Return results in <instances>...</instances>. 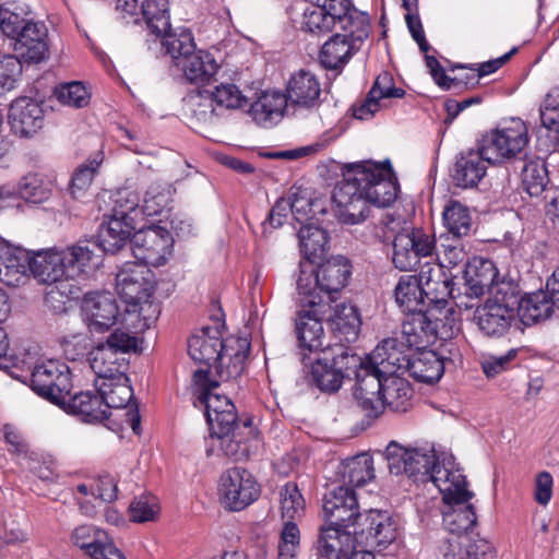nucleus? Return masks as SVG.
<instances>
[{"mask_svg":"<svg viewBox=\"0 0 559 559\" xmlns=\"http://www.w3.org/2000/svg\"><path fill=\"white\" fill-rule=\"evenodd\" d=\"M343 176L344 179L334 188L332 199L336 206L335 214L344 224L364 222L368 215V204L388 207L397 198L400 187L390 162L347 164L343 167Z\"/></svg>","mask_w":559,"mask_h":559,"instance_id":"1","label":"nucleus"},{"mask_svg":"<svg viewBox=\"0 0 559 559\" xmlns=\"http://www.w3.org/2000/svg\"><path fill=\"white\" fill-rule=\"evenodd\" d=\"M249 350L247 338L223 341L217 328H203L188 340L190 357L209 367L214 362L216 376L223 382L235 380L243 373Z\"/></svg>","mask_w":559,"mask_h":559,"instance_id":"2","label":"nucleus"},{"mask_svg":"<svg viewBox=\"0 0 559 559\" xmlns=\"http://www.w3.org/2000/svg\"><path fill=\"white\" fill-rule=\"evenodd\" d=\"M357 407L370 421L379 418L388 407L395 413H405L413 403L411 383L397 374H378L361 369L358 374V388L354 389Z\"/></svg>","mask_w":559,"mask_h":559,"instance_id":"3","label":"nucleus"},{"mask_svg":"<svg viewBox=\"0 0 559 559\" xmlns=\"http://www.w3.org/2000/svg\"><path fill=\"white\" fill-rule=\"evenodd\" d=\"M154 274L139 262H126L116 276V290L127 305L128 312H136L144 320L159 313L158 306L150 298L154 290Z\"/></svg>","mask_w":559,"mask_h":559,"instance_id":"4","label":"nucleus"},{"mask_svg":"<svg viewBox=\"0 0 559 559\" xmlns=\"http://www.w3.org/2000/svg\"><path fill=\"white\" fill-rule=\"evenodd\" d=\"M479 143L488 164L497 165L507 160H522L530 143L528 129L522 119L512 118L487 132Z\"/></svg>","mask_w":559,"mask_h":559,"instance_id":"5","label":"nucleus"},{"mask_svg":"<svg viewBox=\"0 0 559 559\" xmlns=\"http://www.w3.org/2000/svg\"><path fill=\"white\" fill-rule=\"evenodd\" d=\"M193 383L199 390L194 406H204L210 431L221 437L226 435L230 427L239 421L234 403L226 395L214 392L218 382L210 379L209 370H195Z\"/></svg>","mask_w":559,"mask_h":559,"instance_id":"6","label":"nucleus"},{"mask_svg":"<svg viewBox=\"0 0 559 559\" xmlns=\"http://www.w3.org/2000/svg\"><path fill=\"white\" fill-rule=\"evenodd\" d=\"M138 346V338L120 329L98 343L90 353L88 361L95 380H108L126 374L128 362L124 355Z\"/></svg>","mask_w":559,"mask_h":559,"instance_id":"7","label":"nucleus"},{"mask_svg":"<svg viewBox=\"0 0 559 559\" xmlns=\"http://www.w3.org/2000/svg\"><path fill=\"white\" fill-rule=\"evenodd\" d=\"M29 388L43 399L64 405L72 390L70 368L53 359L38 362L31 372Z\"/></svg>","mask_w":559,"mask_h":559,"instance_id":"8","label":"nucleus"},{"mask_svg":"<svg viewBox=\"0 0 559 559\" xmlns=\"http://www.w3.org/2000/svg\"><path fill=\"white\" fill-rule=\"evenodd\" d=\"M392 247L393 265L407 272L419 266L421 259L433 255L436 238L421 228H404L394 236Z\"/></svg>","mask_w":559,"mask_h":559,"instance_id":"9","label":"nucleus"},{"mask_svg":"<svg viewBox=\"0 0 559 559\" xmlns=\"http://www.w3.org/2000/svg\"><path fill=\"white\" fill-rule=\"evenodd\" d=\"M330 310H332L330 302L324 300L316 301L314 298H308L304 302V307L297 312L296 319L297 337L302 350L319 355L332 347L330 344H324L322 326V322L326 320Z\"/></svg>","mask_w":559,"mask_h":559,"instance_id":"10","label":"nucleus"},{"mask_svg":"<svg viewBox=\"0 0 559 559\" xmlns=\"http://www.w3.org/2000/svg\"><path fill=\"white\" fill-rule=\"evenodd\" d=\"M260 493V485L245 468L227 469L219 478V500L228 511L245 510L259 498Z\"/></svg>","mask_w":559,"mask_h":559,"instance_id":"11","label":"nucleus"},{"mask_svg":"<svg viewBox=\"0 0 559 559\" xmlns=\"http://www.w3.org/2000/svg\"><path fill=\"white\" fill-rule=\"evenodd\" d=\"M384 454L391 474H405L414 481L424 484L436 459L432 448L406 449L395 441L388 444Z\"/></svg>","mask_w":559,"mask_h":559,"instance_id":"12","label":"nucleus"},{"mask_svg":"<svg viewBox=\"0 0 559 559\" xmlns=\"http://www.w3.org/2000/svg\"><path fill=\"white\" fill-rule=\"evenodd\" d=\"M174 239L167 228L152 225L135 231L131 238V250L142 265L159 266L171 253Z\"/></svg>","mask_w":559,"mask_h":559,"instance_id":"13","label":"nucleus"},{"mask_svg":"<svg viewBox=\"0 0 559 559\" xmlns=\"http://www.w3.org/2000/svg\"><path fill=\"white\" fill-rule=\"evenodd\" d=\"M358 26L348 27L345 34H334L325 41L320 51V61L325 69L342 68L359 49L368 37V23L365 17L358 20Z\"/></svg>","mask_w":559,"mask_h":559,"instance_id":"14","label":"nucleus"},{"mask_svg":"<svg viewBox=\"0 0 559 559\" xmlns=\"http://www.w3.org/2000/svg\"><path fill=\"white\" fill-rule=\"evenodd\" d=\"M323 512L328 523L343 528L359 526L364 516L359 512L355 491L344 485H337L325 492Z\"/></svg>","mask_w":559,"mask_h":559,"instance_id":"15","label":"nucleus"},{"mask_svg":"<svg viewBox=\"0 0 559 559\" xmlns=\"http://www.w3.org/2000/svg\"><path fill=\"white\" fill-rule=\"evenodd\" d=\"M415 348L401 337L383 340L371 353V362L378 374H396L409 367Z\"/></svg>","mask_w":559,"mask_h":559,"instance_id":"16","label":"nucleus"},{"mask_svg":"<svg viewBox=\"0 0 559 559\" xmlns=\"http://www.w3.org/2000/svg\"><path fill=\"white\" fill-rule=\"evenodd\" d=\"M82 311L92 332H105L116 324L120 314L117 301L109 292L85 294Z\"/></svg>","mask_w":559,"mask_h":559,"instance_id":"17","label":"nucleus"},{"mask_svg":"<svg viewBox=\"0 0 559 559\" xmlns=\"http://www.w3.org/2000/svg\"><path fill=\"white\" fill-rule=\"evenodd\" d=\"M360 545L388 546L395 540L397 528L392 518L383 511L369 510L364 513L360 525L354 528Z\"/></svg>","mask_w":559,"mask_h":559,"instance_id":"18","label":"nucleus"},{"mask_svg":"<svg viewBox=\"0 0 559 559\" xmlns=\"http://www.w3.org/2000/svg\"><path fill=\"white\" fill-rule=\"evenodd\" d=\"M321 83L309 70H299L292 74L286 85V97L293 108L317 109L321 104Z\"/></svg>","mask_w":559,"mask_h":559,"instance_id":"19","label":"nucleus"},{"mask_svg":"<svg viewBox=\"0 0 559 559\" xmlns=\"http://www.w3.org/2000/svg\"><path fill=\"white\" fill-rule=\"evenodd\" d=\"M431 481L443 495V501L459 495L462 498H473L474 493L466 486V477L459 468H454L453 457L443 459L440 463L437 457L426 476V483Z\"/></svg>","mask_w":559,"mask_h":559,"instance_id":"20","label":"nucleus"},{"mask_svg":"<svg viewBox=\"0 0 559 559\" xmlns=\"http://www.w3.org/2000/svg\"><path fill=\"white\" fill-rule=\"evenodd\" d=\"M407 313L400 337L416 350L424 349L438 337L440 320L425 309Z\"/></svg>","mask_w":559,"mask_h":559,"instance_id":"21","label":"nucleus"},{"mask_svg":"<svg viewBox=\"0 0 559 559\" xmlns=\"http://www.w3.org/2000/svg\"><path fill=\"white\" fill-rule=\"evenodd\" d=\"M14 50L24 62L39 63L48 56V28L43 22L28 21L14 43Z\"/></svg>","mask_w":559,"mask_h":559,"instance_id":"22","label":"nucleus"},{"mask_svg":"<svg viewBox=\"0 0 559 559\" xmlns=\"http://www.w3.org/2000/svg\"><path fill=\"white\" fill-rule=\"evenodd\" d=\"M342 526L322 527L318 538V551L324 559H346L357 551L359 536Z\"/></svg>","mask_w":559,"mask_h":559,"instance_id":"23","label":"nucleus"},{"mask_svg":"<svg viewBox=\"0 0 559 559\" xmlns=\"http://www.w3.org/2000/svg\"><path fill=\"white\" fill-rule=\"evenodd\" d=\"M350 275L352 264L349 260L337 255L318 265L314 282L318 289L328 295L329 301H334L333 295L346 287Z\"/></svg>","mask_w":559,"mask_h":559,"instance_id":"24","label":"nucleus"},{"mask_svg":"<svg viewBox=\"0 0 559 559\" xmlns=\"http://www.w3.org/2000/svg\"><path fill=\"white\" fill-rule=\"evenodd\" d=\"M487 157L484 148L478 143L477 148L461 152L455 159L452 169V179L455 186L461 188L477 187L487 173Z\"/></svg>","mask_w":559,"mask_h":559,"instance_id":"25","label":"nucleus"},{"mask_svg":"<svg viewBox=\"0 0 559 559\" xmlns=\"http://www.w3.org/2000/svg\"><path fill=\"white\" fill-rule=\"evenodd\" d=\"M424 293V309L432 313L433 309H442L448 299L455 298L452 281L447 278L440 269L430 266L429 263L420 271Z\"/></svg>","mask_w":559,"mask_h":559,"instance_id":"26","label":"nucleus"},{"mask_svg":"<svg viewBox=\"0 0 559 559\" xmlns=\"http://www.w3.org/2000/svg\"><path fill=\"white\" fill-rule=\"evenodd\" d=\"M32 252L20 248L0 247V280L8 286H19L31 274Z\"/></svg>","mask_w":559,"mask_h":559,"instance_id":"27","label":"nucleus"},{"mask_svg":"<svg viewBox=\"0 0 559 559\" xmlns=\"http://www.w3.org/2000/svg\"><path fill=\"white\" fill-rule=\"evenodd\" d=\"M99 251L102 248L98 243L91 240H79L74 246L62 250L68 276L76 277L94 271L100 263Z\"/></svg>","mask_w":559,"mask_h":559,"instance_id":"28","label":"nucleus"},{"mask_svg":"<svg viewBox=\"0 0 559 559\" xmlns=\"http://www.w3.org/2000/svg\"><path fill=\"white\" fill-rule=\"evenodd\" d=\"M465 292L469 298H479L498 282V270L489 259L474 258L464 271Z\"/></svg>","mask_w":559,"mask_h":559,"instance_id":"29","label":"nucleus"},{"mask_svg":"<svg viewBox=\"0 0 559 559\" xmlns=\"http://www.w3.org/2000/svg\"><path fill=\"white\" fill-rule=\"evenodd\" d=\"M301 360L305 366L311 365V380L319 390L328 393L340 390L345 374L334 365L329 350H323V354L317 355L313 359L302 353Z\"/></svg>","mask_w":559,"mask_h":559,"instance_id":"30","label":"nucleus"},{"mask_svg":"<svg viewBox=\"0 0 559 559\" xmlns=\"http://www.w3.org/2000/svg\"><path fill=\"white\" fill-rule=\"evenodd\" d=\"M9 119L15 131L32 135L43 127L44 110L35 99L19 97L10 106Z\"/></svg>","mask_w":559,"mask_h":559,"instance_id":"31","label":"nucleus"},{"mask_svg":"<svg viewBox=\"0 0 559 559\" xmlns=\"http://www.w3.org/2000/svg\"><path fill=\"white\" fill-rule=\"evenodd\" d=\"M255 435L252 421L249 418L237 421L230 427L226 435H212L210 431V440L219 443L221 451L224 455L239 461L248 456L249 448L247 441Z\"/></svg>","mask_w":559,"mask_h":559,"instance_id":"32","label":"nucleus"},{"mask_svg":"<svg viewBox=\"0 0 559 559\" xmlns=\"http://www.w3.org/2000/svg\"><path fill=\"white\" fill-rule=\"evenodd\" d=\"M288 107L290 105L284 93L266 91L250 105L249 115L258 124L267 127L278 121Z\"/></svg>","mask_w":559,"mask_h":559,"instance_id":"33","label":"nucleus"},{"mask_svg":"<svg viewBox=\"0 0 559 559\" xmlns=\"http://www.w3.org/2000/svg\"><path fill=\"white\" fill-rule=\"evenodd\" d=\"M471 499L454 496L444 501L447 509L442 512V523L448 532L462 535L476 524L475 509L468 503Z\"/></svg>","mask_w":559,"mask_h":559,"instance_id":"34","label":"nucleus"},{"mask_svg":"<svg viewBox=\"0 0 559 559\" xmlns=\"http://www.w3.org/2000/svg\"><path fill=\"white\" fill-rule=\"evenodd\" d=\"M515 314L485 301L474 312L473 321L487 336L504 335L515 320Z\"/></svg>","mask_w":559,"mask_h":559,"instance_id":"35","label":"nucleus"},{"mask_svg":"<svg viewBox=\"0 0 559 559\" xmlns=\"http://www.w3.org/2000/svg\"><path fill=\"white\" fill-rule=\"evenodd\" d=\"M67 412L79 416L85 423H100L107 419L110 412L104 406L100 394H94L91 391L80 392L73 396H68L63 405Z\"/></svg>","mask_w":559,"mask_h":559,"instance_id":"36","label":"nucleus"},{"mask_svg":"<svg viewBox=\"0 0 559 559\" xmlns=\"http://www.w3.org/2000/svg\"><path fill=\"white\" fill-rule=\"evenodd\" d=\"M326 321L341 341L355 342L361 328V318L358 308L353 304L336 305L333 312H329Z\"/></svg>","mask_w":559,"mask_h":559,"instance_id":"37","label":"nucleus"},{"mask_svg":"<svg viewBox=\"0 0 559 559\" xmlns=\"http://www.w3.org/2000/svg\"><path fill=\"white\" fill-rule=\"evenodd\" d=\"M134 228V224H132L131 221L109 216L99 227L97 243L102 248V251L115 254L121 250L128 241L131 242V235Z\"/></svg>","mask_w":559,"mask_h":559,"instance_id":"38","label":"nucleus"},{"mask_svg":"<svg viewBox=\"0 0 559 559\" xmlns=\"http://www.w3.org/2000/svg\"><path fill=\"white\" fill-rule=\"evenodd\" d=\"M557 307L556 300L547 289L537 290L523 297L518 316L525 325L539 323L549 319Z\"/></svg>","mask_w":559,"mask_h":559,"instance_id":"39","label":"nucleus"},{"mask_svg":"<svg viewBox=\"0 0 559 559\" xmlns=\"http://www.w3.org/2000/svg\"><path fill=\"white\" fill-rule=\"evenodd\" d=\"M31 274L44 284L68 276L62 252L52 249L32 252Z\"/></svg>","mask_w":559,"mask_h":559,"instance_id":"40","label":"nucleus"},{"mask_svg":"<svg viewBox=\"0 0 559 559\" xmlns=\"http://www.w3.org/2000/svg\"><path fill=\"white\" fill-rule=\"evenodd\" d=\"M94 385L97 393L100 394L107 412H109V408L130 406L133 399V389L129 384L127 374H120L108 380H94Z\"/></svg>","mask_w":559,"mask_h":559,"instance_id":"41","label":"nucleus"},{"mask_svg":"<svg viewBox=\"0 0 559 559\" xmlns=\"http://www.w3.org/2000/svg\"><path fill=\"white\" fill-rule=\"evenodd\" d=\"M406 371L419 382L433 383L442 377L444 365L433 350L414 352Z\"/></svg>","mask_w":559,"mask_h":559,"instance_id":"42","label":"nucleus"},{"mask_svg":"<svg viewBox=\"0 0 559 559\" xmlns=\"http://www.w3.org/2000/svg\"><path fill=\"white\" fill-rule=\"evenodd\" d=\"M188 81L192 83L209 82L217 72L218 64L214 57L204 50L193 51L178 62Z\"/></svg>","mask_w":559,"mask_h":559,"instance_id":"43","label":"nucleus"},{"mask_svg":"<svg viewBox=\"0 0 559 559\" xmlns=\"http://www.w3.org/2000/svg\"><path fill=\"white\" fill-rule=\"evenodd\" d=\"M394 299L403 312L424 309L423 283L419 275H402L394 288Z\"/></svg>","mask_w":559,"mask_h":559,"instance_id":"44","label":"nucleus"},{"mask_svg":"<svg viewBox=\"0 0 559 559\" xmlns=\"http://www.w3.org/2000/svg\"><path fill=\"white\" fill-rule=\"evenodd\" d=\"M521 162L523 163L521 170V186L523 190L531 197H540L549 183L546 163L539 157L528 158L527 154H524V158Z\"/></svg>","mask_w":559,"mask_h":559,"instance_id":"45","label":"nucleus"},{"mask_svg":"<svg viewBox=\"0 0 559 559\" xmlns=\"http://www.w3.org/2000/svg\"><path fill=\"white\" fill-rule=\"evenodd\" d=\"M343 485L361 487L374 478L373 460L368 454H360L345 460L338 468Z\"/></svg>","mask_w":559,"mask_h":559,"instance_id":"46","label":"nucleus"},{"mask_svg":"<svg viewBox=\"0 0 559 559\" xmlns=\"http://www.w3.org/2000/svg\"><path fill=\"white\" fill-rule=\"evenodd\" d=\"M329 353L331 355L332 361L340 369L345 377L350 376V371H353L355 376V388H358V374L361 369H366L371 373H376L373 369V364L371 362V354L362 359L360 356L355 354L349 347H346L342 344H334L332 347H329Z\"/></svg>","mask_w":559,"mask_h":559,"instance_id":"47","label":"nucleus"},{"mask_svg":"<svg viewBox=\"0 0 559 559\" xmlns=\"http://www.w3.org/2000/svg\"><path fill=\"white\" fill-rule=\"evenodd\" d=\"M73 543L84 550L92 559H104L103 552L112 544L105 531L92 525L78 526L72 534Z\"/></svg>","mask_w":559,"mask_h":559,"instance_id":"48","label":"nucleus"},{"mask_svg":"<svg viewBox=\"0 0 559 559\" xmlns=\"http://www.w3.org/2000/svg\"><path fill=\"white\" fill-rule=\"evenodd\" d=\"M298 240L301 255L309 261L321 257L329 242L328 233L314 223H307L300 227Z\"/></svg>","mask_w":559,"mask_h":559,"instance_id":"49","label":"nucleus"},{"mask_svg":"<svg viewBox=\"0 0 559 559\" xmlns=\"http://www.w3.org/2000/svg\"><path fill=\"white\" fill-rule=\"evenodd\" d=\"M522 299L519 284L513 280L501 278L489 290L486 302L501 307L516 316Z\"/></svg>","mask_w":559,"mask_h":559,"instance_id":"50","label":"nucleus"},{"mask_svg":"<svg viewBox=\"0 0 559 559\" xmlns=\"http://www.w3.org/2000/svg\"><path fill=\"white\" fill-rule=\"evenodd\" d=\"M443 225L448 235L465 237L472 228V216L469 209L456 200H450L442 212Z\"/></svg>","mask_w":559,"mask_h":559,"instance_id":"51","label":"nucleus"},{"mask_svg":"<svg viewBox=\"0 0 559 559\" xmlns=\"http://www.w3.org/2000/svg\"><path fill=\"white\" fill-rule=\"evenodd\" d=\"M141 13L152 34L159 37L169 31L168 0H143Z\"/></svg>","mask_w":559,"mask_h":559,"instance_id":"52","label":"nucleus"},{"mask_svg":"<svg viewBox=\"0 0 559 559\" xmlns=\"http://www.w3.org/2000/svg\"><path fill=\"white\" fill-rule=\"evenodd\" d=\"M440 245L436 246L435 253L438 265L436 269L442 271L443 267H454L466 259V252L462 242V237H455L442 234L439 237Z\"/></svg>","mask_w":559,"mask_h":559,"instance_id":"53","label":"nucleus"},{"mask_svg":"<svg viewBox=\"0 0 559 559\" xmlns=\"http://www.w3.org/2000/svg\"><path fill=\"white\" fill-rule=\"evenodd\" d=\"M173 201V189L168 185L153 183L144 194L141 211L146 216H159L169 211Z\"/></svg>","mask_w":559,"mask_h":559,"instance_id":"54","label":"nucleus"},{"mask_svg":"<svg viewBox=\"0 0 559 559\" xmlns=\"http://www.w3.org/2000/svg\"><path fill=\"white\" fill-rule=\"evenodd\" d=\"M283 520H300L305 515L306 501L296 483L288 481L280 490Z\"/></svg>","mask_w":559,"mask_h":559,"instance_id":"55","label":"nucleus"},{"mask_svg":"<svg viewBox=\"0 0 559 559\" xmlns=\"http://www.w3.org/2000/svg\"><path fill=\"white\" fill-rule=\"evenodd\" d=\"M160 37H163V46L175 60L177 67L178 62L183 61L188 55L194 51L195 45L189 31L185 29L179 34H171L166 31Z\"/></svg>","mask_w":559,"mask_h":559,"instance_id":"56","label":"nucleus"},{"mask_svg":"<svg viewBox=\"0 0 559 559\" xmlns=\"http://www.w3.org/2000/svg\"><path fill=\"white\" fill-rule=\"evenodd\" d=\"M216 106L225 109H239L248 105L249 99L233 83H222L210 91Z\"/></svg>","mask_w":559,"mask_h":559,"instance_id":"57","label":"nucleus"},{"mask_svg":"<svg viewBox=\"0 0 559 559\" xmlns=\"http://www.w3.org/2000/svg\"><path fill=\"white\" fill-rule=\"evenodd\" d=\"M334 26L333 17L326 14L325 9H322L317 1L305 10L302 22L305 31L320 36L331 32Z\"/></svg>","mask_w":559,"mask_h":559,"instance_id":"58","label":"nucleus"},{"mask_svg":"<svg viewBox=\"0 0 559 559\" xmlns=\"http://www.w3.org/2000/svg\"><path fill=\"white\" fill-rule=\"evenodd\" d=\"M520 352V348H511L506 354L484 355L480 360L481 370L487 378H495L516 365V358Z\"/></svg>","mask_w":559,"mask_h":559,"instance_id":"59","label":"nucleus"},{"mask_svg":"<svg viewBox=\"0 0 559 559\" xmlns=\"http://www.w3.org/2000/svg\"><path fill=\"white\" fill-rule=\"evenodd\" d=\"M290 199L292 214L294 218L299 223H310L317 212L324 213V209L321 207L318 200H312L307 191L298 189L297 192H293Z\"/></svg>","mask_w":559,"mask_h":559,"instance_id":"60","label":"nucleus"},{"mask_svg":"<svg viewBox=\"0 0 559 559\" xmlns=\"http://www.w3.org/2000/svg\"><path fill=\"white\" fill-rule=\"evenodd\" d=\"M19 194L32 203H41L49 199L50 188L37 174L24 176L19 183Z\"/></svg>","mask_w":559,"mask_h":559,"instance_id":"61","label":"nucleus"},{"mask_svg":"<svg viewBox=\"0 0 559 559\" xmlns=\"http://www.w3.org/2000/svg\"><path fill=\"white\" fill-rule=\"evenodd\" d=\"M313 261H300L299 263V274L297 277V292L300 296L299 304L300 307H304V302L308 298H314L316 301L323 300L321 296L316 294L318 289L317 284L314 282L316 269L312 265Z\"/></svg>","mask_w":559,"mask_h":559,"instance_id":"62","label":"nucleus"},{"mask_svg":"<svg viewBox=\"0 0 559 559\" xmlns=\"http://www.w3.org/2000/svg\"><path fill=\"white\" fill-rule=\"evenodd\" d=\"M99 165L100 160L93 159L75 169L70 183V193L74 199L82 198L88 190Z\"/></svg>","mask_w":559,"mask_h":559,"instance_id":"63","label":"nucleus"},{"mask_svg":"<svg viewBox=\"0 0 559 559\" xmlns=\"http://www.w3.org/2000/svg\"><path fill=\"white\" fill-rule=\"evenodd\" d=\"M55 95L61 104L75 108H82L90 102V94L86 87L75 81L56 87Z\"/></svg>","mask_w":559,"mask_h":559,"instance_id":"64","label":"nucleus"}]
</instances>
